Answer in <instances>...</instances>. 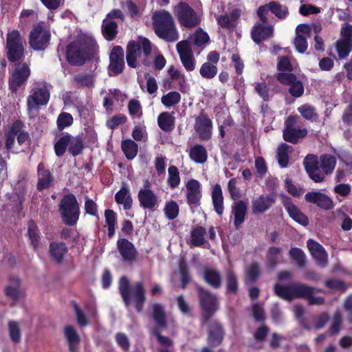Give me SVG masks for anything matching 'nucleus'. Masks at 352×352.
Here are the masks:
<instances>
[{"instance_id": "nucleus-1", "label": "nucleus", "mask_w": 352, "mask_h": 352, "mask_svg": "<svg viewBox=\"0 0 352 352\" xmlns=\"http://www.w3.org/2000/svg\"><path fill=\"white\" fill-rule=\"evenodd\" d=\"M153 25L155 33L159 38L167 42H174L179 39V32L173 18L168 12H155L153 14Z\"/></svg>"}, {"instance_id": "nucleus-2", "label": "nucleus", "mask_w": 352, "mask_h": 352, "mask_svg": "<svg viewBox=\"0 0 352 352\" xmlns=\"http://www.w3.org/2000/svg\"><path fill=\"white\" fill-rule=\"evenodd\" d=\"M151 52V43L146 38L139 37L137 41H130L126 56L128 65L135 68L138 62H142L145 66H151V60H148Z\"/></svg>"}, {"instance_id": "nucleus-3", "label": "nucleus", "mask_w": 352, "mask_h": 352, "mask_svg": "<svg viewBox=\"0 0 352 352\" xmlns=\"http://www.w3.org/2000/svg\"><path fill=\"white\" fill-rule=\"evenodd\" d=\"M119 290L126 307L133 302L138 311L142 310L145 300V291L142 283L137 282L129 286L128 278L122 276L120 280Z\"/></svg>"}, {"instance_id": "nucleus-4", "label": "nucleus", "mask_w": 352, "mask_h": 352, "mask_svg": "<svg viewBox=\"0 0 352 352\" xmlns=\"http://www.w3.org/2000/svg\"><path fill=\"white\" fill-rule=\"evenodd\" d=\"M174 13L182 28L191 29L201 21V13L195 11L187 3L180 2L175 7Z\"/></svg>"}, {"instance_id": "nucleus-5", "label": "nucleus", "mask_w": 352, "mask_h": 352, "mask_svg": "<svg viewBox=\"0 0 352 352\" xmlns=\"http://www.w3.org/2000/svg\"><path fill=\"white\" fill-rule=\"evenodd\" d=\"M59 210L64 223L68 226L75 225L80 215L79 205L74 195H67L61 199Z\"/></svg>"}, {"instance_id": "nucleus-6", "label": "nucleus", "mask_w": 352, "mask_h": 352, "mask_svg": "<svg viewBox=\"0 0 352 352\" xmlns=\"http://www.w3.org/2000/svg\"><path fill=\"white\" fill-rule=\"evenodd\" d=\"M315 289L302 283H294L289 285H276L274 291L277 296L290 300L294 298H305L314 293Z\"/></svg>"}, {"instance_id": "nucleus-7", "label": "nucleus", "mask_w": 352, "mask_h": 352, "mask_svg": "<svg viewBox=\"0 0 352 352\" xmlns=\"http://www.w3.org/2000/svg\"><path fill=\"white\" fill-rule=\"evenodd\" d=\"M50 31L44 27L43 22H40L31 30L29 44L34 50H44L50 43Z\"/></svg>"}, {"instance_id": "nucleus-8", "label": "nucleus", "mask_w": 352, "mask_h": 352, "mask_svg": "<svg viewBox=\"0 0 352 352\" xmlns=\"http://www.w3.org/2000/svg\"><path fill=\"white\" fill-rule=\"evenodd\" d=\"M6 47L10 61L14 62L21 58L23 54V43L18 30H13L8 33Z\"/></svg>"}, {"instance_id": "nucleus-9", "label": "nucleus", "mask_w": 352, "mask_h": 352, "mask_svg": "<svg viewBox=\"0 0 352 352\" xmlns=\"http://www.w3.org/2000/svg\"><path fill=\"white\" fill-rule=\"evenodd\" d=\"M51 85L44 82L35 87L27 99L29 111L36 109L40 105H45L50 96Z\"/></svg>"}, {"instance_id": "nucleus-10", "label": "nucleus", "mask_w": 352, "mask_h": 352, "mask_svg": "<svg viewBox=\"0 0 352 352\" xmlns=\"http://www.w3.org/2000/svg\"><path fill=\"white\" fill-rule=\"evenodd\" d=\"M67 59L72 65H82L87 58V44L85 41H75L70 43L66 51Z\"/></svg>"}, {"instance_id": "nucleus-11", "label": "nucleus", "mask_w": 352, "mask_h": 352, "mask_svg": "<svg viewBox=\"0 0 352 352\" xmlns=\"http://www.w3.org/2000/svg\"><path fill=\"white\" fill-rule=\"evenodd\" d=\"M182 65L187 72H192L195 69L196 60L192 50V44L188 40H183L176 45Z\"/></svg>"}, {"instance_id": "nucleus-12", "label": "nucleus", "mask_w": 352, "mask_h": 352, "mask_svg": "<svg viewBox=\"0 0 352 352\" xmlns=\"http://www.w3.org/2000/svg\"><path fill=\"white\" fill-rule=\"evenodd\" d=\"M30 75V69L26 63L16 65L9 80V87L12 92H16L23 85Z\"/></svg>"}, {"instance_id": "nucleus-13", "label": "nucleus", "mask_w": 352, "mask_h": 352, "mask_svg": "<svg viewBox=\"0 0 352 352\" xmlns=\"http://www.w3.org/2000/svg\"><path fill=\"white\" fill-rule=\"evenodd\" d=\"M295 122V117H289L285 122V128L283 131L284 140L293 144L296 143L299 139L303 138L307 135L306 129L294 126Z\"/></svg>"}, {"instance_id": "nucleus-14", "label": "nucleus", "mask_w": 352, "mask_h": 352, "mask_svg": "<svg viewBox=\"0 0 352 352\" xmlns=\"http://www.w3.org/2000/svg\"><path fill=\"white\" fill-rule=\"evenodd\" d=\"M303 164L310 178L315 182H321L324 179L326 174L322 171L316 156L308 155L304 160Z\"/></svg>"}, {"instance_id": "nucleus-15", "label": "nucleus", "mask_w": 352, "mask_h": 352, "mask_svg": "<svg viewBox=\"0 0 352 352\" xmlns=\"http://www.w3.org/2000/svg\"><path fill=\"white\" fill-rule=\"evenodd\" d=\"M199 300L204 311V316L206 320H208L218 309L217 298L214 295L200 288Z\"/></svg>"}, {"instance_id": "nucleus-16", "label": "nucleus", "mask_w": 352, "mask_h": 352, "mask_svg": "<svg viewBox=\"0 0 352 352\" xmlns=\"http://www.w3.org/2000/svg\"><path fill=\"white\" fill-rule=\"evenodd\" d=\"M109 73L111 75L120 74L124 67V51L120 46L113 47L109 55Z\"/></svg>"}, {"instance_id": "nucleus-17", "label": "nucleus", "mask_w": 352, "mask_h": 352, "mask_svg": "<svg viewBox=\"0 0 352 352\" xmlns=\"http://www.w3.org/2000/svg\"><path fill=\"white\" fill-rule=\"evenodd\" d=\"M212 123L208 116L201 113L195 119V129L201 140H208L212 135Z\"/></svg>"}, {"instance_id": "nucleus-18", "label": "nucleus", "mask_w": 352, "mask_h": 352, "mask_svg": "<svg viewBox=\"0 0 352 352\" xmlns=\"http://www.w3.org/2000/svg\"><path fill=\"white\" fill-rule=\"evenodd\" d=\"M281 202L289 217L295 221L302 226H307L309 223V219L307 216H305L300 209L293 204L290 197L287 196H282Z\"/></svg>"}, {"instance_id": "nucleus-19", "label": "nucleus", "mask_w": 352, "mask_h": 352, "mask_svg": "<svg viewBox=\"0 0 352 352\" xmlns=\"http://www.w3.org/2000/svg\"><path fill=\"white\" fill-rule=\"evenodd\" d=\"M305 200L311 204L316 205L318 207L324 210H330L333 208V201L332 199L319 191H310L306 193Z\"/></svg>"}, {"instance_id": "nucleus-20", "label": "nucleus", "mask_w": 352, "mask_h": 352, "mask_svg": "<svg viewBox=\"0 0 352 352\" xmlns=\"http://www.w3.org/2000/svg\"><path fill=\"white\" fill-rule=\"evenodd\" d=\"M296 36L294 41L296 50L304 53L307 49V38L309 36L310 28L308 25L300 24L296 29Z\"/></svg>"}, {"instance_id": "nucleus-21", "label": "nucleus", "mask_w": 352, "mask_h": 352, "mask_svg": "<svg viewBox=\"0 0 352 352\" xmlns=\"http://www.w3.org/2000/svg\"><path fill=\"white\" fill-rule=\"evenodd\" d=\"M276 201L274 194L262 195L252 201V210L254 214L263 213L269 210Z\"/></svg>"}, {"instance_id": "nucleus-22", "label": "nucleus", "mask_w": 352, "mask_h": 352, "mask_svg": "<svg viewBox=\"0 0 352 352\" xmlns=\"http://www.w3.org/2000/svg\"><path fill=\"white\" fill-rule=\"evenodd\" d=\"M186 198L189 205H199L201 198V184L196 179H192L187 182Z\"/></svg>"}, {"instance_id": "nucleus-23", "label": "nucleus", "mask_w": 352, "mask_h": 352, "mask_svg": "<svg viewBox=\"0 0 352 352\" xmlns=\"http://www.w3.org/2000/svg\"><path fill=\"white\" fill-rule=\"evenodd\" d=\"M307 248L316 260L322 267H324L327 263V254L324 248L314 240L309 239L307 243Z\"/></svg>"}, {"instance_id": "nucleus-24", "label": "nucleus", "mask_w": 352, "mask_h": 352, "mask_svg": "<svg viewBox=\"0 0 352 352\" xmlns=\"http://www.w3.org/2000/svg\"><path fill=\"white\" fill-rule=\"evenodd\" d=\"M118 248L124 261L132 263L135 260L136 252L132 243L125 239H120L118 241Z\"/></svg>"}, {"instance_id": "nucleus-25", "label": "nucleus", "mask_w": 352, "mask_h": 352, "mask_svg": "<svg viewBox=\"0 0 352 352\" xmlns=\"http://www.w3.org/2000/svg\"><path fill=\"white\" fill-rule=\"evenodd\" d=\"M138 197L140 206L144 208L153 210L157 206V197L151 190H140Z\"/></svg>"}, {"instance_id": "nucleus-26", "label": "nucleus", "mask_w": 352, "mask_h": 352, "mask_svg": "<svg viewBox=\"0 0 352 352\" xmlns=\"http://www.w3.org/2000/svg\"><path fill=\"white\" fill-rule=\"evenodd\" d=\"M115 201L118 205H122L125 210H129L133 204L129 187L123 184L120 190L115 195Z\"/></svg>"}, {"instance_id": "nucleus-27", "label": "nucleus", "mask_w": 352, "mask_h": 352, "mask_svg": "<svg viewBox=\"0 0 352 352\" xmlns=\"http://www.w3.org/2000/svg\"><path fill=\"white\" fill-rule=\"evenodd\" d=\"M273 34V28L272 26L263 25L260 23L256 24L251 32L253 41L259 43L260 42L271 37Z\"/></svg>"}, {"instance_id": "nucleus-28", "label": "nucleus", "mask_w": 352, "mask_h": 352, "mask_svg": "<svg viewBox=\"0 0 352 352\" xmlns=\"http://www.w3.org/2000/svg\"><path fill=\"white\" fill-rule=\"evenodd\" d=\"M38 181L37 188L42 190L49 188L52 183L53 177L48 170H45L43 163H40L37 167Z\"/></svg>"}, {"instance_id": "nucleus-29", "label": "nucleus", "mask_w": 352, "mask_h": 352, "mask_svg": "<svg viewBox=\"0 0 352 352\" xmlns=\"http://www.w3.org/2000/svg\"><path fill=\"white\" fill-rule=\"evenodd\" d=\"M167 72L170 81L177 82L179 90L183 91L186 86V77L184 73L173 65L169 67Z\"/></svg>"}, {"instance_id": "nucleus-30", "label": "nucleus", "mask_w": 352, "mask_h": 352, "mask_svg": "<svg viewBox=\"0 0 352 352\" xmlns=\"http://www.w3.org/2000/svg\"><path fill=\"white\" fill-rule=\"evenodd\" d=\"M104 37L109 41L114 39L118 33V24L109 18L104 19L102 26Z\"/></svg>"}, {"instance_id": "nucleus-31", "label": "nucleus", "mask_w": 352, "mask_h": 352, "mask_svg": "<svg viewBox=\"0 0 352 352\" xmlns=\"http://www.w3.org/2000/svg\"><path fill=\"white\" fill-rule=\"evenodd\" d=\"M212 199L214 210L221 215L223 212V197L221 187L218 184L212 189Z\"/></svg>"}, {"instance_id": "nucleus-32", "label": "nucleus", "mask_w": 352, "mask_h": 352, "mask_svg": "<svg viewBox=\"0 0 352 352\" xmlns=\"http://www.w3.org/2000/svg\"><path fill=\"white\" fill-rule=\"evenodd\" d=\"M206 230L202 226L194 228L190 234V243L193 246L199 247L205 244Z\"/></svg>"}, {"instance_id": "nucleus-33", "label": "nucleus", "mask_w": 352, "mask_h": 352, "mask_svg": "<svg viewBox=\"0 0 352 352\" xmlns=\"http://www.w3.org/2000/svg\"><path fill=\"white\" fill-rule=\"evenodd\" d=\"M157 124L164 131H170L175 126V117L169 112H162L157 118Z\"/></svg>"}, {"instance_id": "nucleus-34", "label": "nucleus", "mask_w": 352, "mask_h": 352, "mask_svg": "<svg viewBox=\"0 0 352 352\" xmlns=\"http://www.w3.org/2000/svg\"><path fill=\"white\" fill-rule=\"evenodd\" d=\"M20 281L18 278L10 279V284L6 289V294L13 300H18L23 296V292L19 287Z\"/></svg>"}, {"instance_id": "nucleus-35", "label": "nucleus", "mask_w": 352, "mask_h": 352, "mask_svg": "<svg viewBox=\"0 0 352 352\" xmlns=\"http://www.w3.org/2000/svg\"><path fill=\"white\" fill-rule=\"evenodd\" d=\"M277 67L280 72H292L298 68V63L292 56H283L278 58Z\"/></svg>"}, {"instance_id": "nucleus-36", "label": "nucleus", "mask_w": 352, "mask_h": 352, "mask_svg": "<svg viewBox=\"0 0 352 352\" xmlns=\"http://www.w3.org/2000/svg\"><path fill=\"white\" fill-rule=\"evenodd\" d=\"M50 252L54 260L61 262L67 252L66 245L63 242H52L50 245Z\"/></svg>"}, {"instance_id": "nucleus-37", "label": "nucleus", "mask_w": 352, "mask_h": 352, "mask_svg": "<svg viewBox=\"0 0 352 352\" xmlns=\"http://www.w3.org/2000/svg\"><path fill=\"white\" fill-rule=\"evenodd\" d=\"M247 206L243 201H238L234 204L232 208V212L234 216V223L237 228L243 221L246 214Z\"/></svg>"}, {"instance_id": "nucleus-38", "label": "nucleus", "mask_w": 352, "mask_h": 352, "mask_svg": "<svg viewBox=\"0 0 352 352\" xmlns=\"http://www.w3.org/2000/svg\"><path fill=\"white\" fill-rule=\"evenodd\" d=\"M64 333L67 340L71 352H76L80 338L74 327L67 326L64 329Z\"/></svg>"}, {"instance_id": "nucleus-39", "label": "nucleus", "mask_w": 352, "mask_h": 352, "mask_svg": "<svg viewBox=\"0 0 352 352\" xmlns=\"http://www.w3.org/2000/svg\"><path fill=\"white\" fill-rule=\"evenodd\" d=\"M189 156L195 162L203 164L207 160L208 153L203 146L197 144L190 150Z\"/></svg>"}, {"instance_id": "nucleus-40", "label": "nucleus", "mask_w": 352, "mask_h": 352, "mask_svg": "<svg viewBox=\"0 0 352 352\" xmlns=\"http://www.w3.org/2000/svg\"><path fill=\"white\" fill-rule=\"evenodd\" d=\"M292 150V146L285 143H283L278 147L276 156L278 164L281 167L285 168L288 165L289 153H291Z\"/></svg>"}, {"instance_id": "nucleus-41", "label": "nucleus", "mask_w": 352, "mask_h": 352, "mask_svg": "<svg viewBox=\"0 0 352 352\" xmlns=\"http://www.w3.org/2000/svg\"><path fill=\"white\" fill-rule=\"evenodd\" d=\"M146 83L144 84L142 80H138L140 88L143 91H146L151 95L155 96L158 89V85L156 79L149 74H145Z\"/></svg>"}, {"instance_id": "nucleus-42", "label": "nucleus", "mask_w": 352, "mask_h": 352, "mask_svg": "<svg viewBox=\"0 0 352 352\" xmlns=\"http://www.w3.org/2000/svg\"><path fill=\"white\" fill-rule=\"evenodd\" d=\"M121 148L126 157L129 160L134 159L138 153V146L132 140H123Z\"/></svg>"}, {"instance_id": "nucleus-43", "label": "nucleus", "mask_w": 352, "mask_h": 352, "mask_svg": "<svg viewBox=\"0 0 352 352\" xmlns=\"http://www.w3.org/2000/svg\"><path fill=\"white\" fill-rule=\"evenodd\" d=\"M190 40L195 45L203 48L209 42L210 38L206 32L199 28L190 35Z\"/></svg>"}, {"instance_id": "nucleus-44", "label": "nucleus", "mask_w": 352, "mask_h": 352, "mask_svg": "<svg viewBox=\"0 0 352 352\" xmlns=\"http://www.w3.org/2000/svg\"><path fill=\"white\" fill-rule=\"evenodd\" d=\"M223 338L221 327L214 323L209 330L208 342L212 346H216L221 343Z\"/></svg>"}, {"instance_id": "nucleus-45", "label": "nucleus", "mask_w": 352, "mask_h": 352, "mask_svg": "<svg viewBox=\"0 0 352 352\" xmlns=\"http://www.w3.org/2000/svg\"><path fill=\"white\" fill-rule=\"evenodd\" d=\"M336 164V157L331 155H324L320 158V166L324 174L331 173Z\"/></svg>"}, {"instance_id": "nucleus-46", "label": "nucleus", "mask_w": 352, "mask_h": 352, "mask_svg": "<svg viewBox=\"0 0 352 352\" xmlns=\"http://www.w3.org/2000/svg\"><path fill=\"white\" fill-rule=\"evenodd\" d=\"M205 280L214 288H219L221 285V278L220 274L214 269H207L204 273Z\"/></svg>"}, {"instance_id": "nucleus-47", "label": "nucleus", "mask_w": 352, "mask_h": 352, "mask_svg": "<svg viewBox=\"0 0 352 352\" xmlns=\"http://www.w3.org/2000/svg\"><path fill=\"white\" fill-rule=\"evenodd\" d=\"M181 100V94L176 91H172L164 95L161 102L166 108H170L177 104Z\"/></svg>"}, {"instance_id": "nucleus-48", "label": "nucleus", "mask_w": 352, "mask_h": 352, "mask_svg": "<svg viewBox=\"0 0 352 352\" xmlns=\"http://www.w3.org/2000/svg\"><path fill=\"white\" fill-rule=\"evenodd\" d=\"M153 317L159 327L166 326L165 313L163 307L160 304H154L152 307Z\"/></svg>"}, {"instance_id": "nucleus-49", "label": "nucleus", "mask_w": 352, "mask_h": 352, "mask_svg": "<svg viewBox=\"0 0 352 352\" xmlns=\"http://www.w3.org/2000/svg\"><path fill=\"white\" fill-rule=\"evenodd\" d=\"M179 208L175 201H166L164 208V212L166 217L169 220L176 219L179 214Z\"/></svg>"}, {"instance_id": "nucleus-50", "label": "nucleus", "mask_w": 352, "mask_h": 352, "mask_svg": "<svg viewBox=\"0 0 352 352\" xmlns=\"http://www.w3.org/2000/svg\"><path fill=\"white\" fill-rule=\"evenodd\" d=\"M217 67L211 63H204L199 69L201 76L206 79H212L217 74Z\"/></svg>"}, {"instance_id": "nucleus-51", "label": "nucleus", "mask_w": 352, "mask_h": 352, "mask_svg": "<svg viewBox=\"0 0 352 352\" xmlns=\"http://www.w3.org/2000/svg\"><path fill=\"white\" fill-rule=\"evenodd\" d=\"M168 186L173 189L178 187L181 181L178 168L175 166H170L168 169Z\"/></svg>"}, {"instance_id": "nucleus-52", "label": "nucleus", "mask_w": 352, "mask_h": 352, "mask_svg": "<svg viewBox=\"0 0 352 352\" xmlns=\"http://www.w3.org/2000/svg\"><path fill=\"white\" fill-rule=\"evenodd\" d=\"M119 91L116 89L109 90V93L104 98L103 105L107 111H112L113 106L118 101Z\"/></svg>"}, {"instance_id": "nucleus-53", "label": "nucleus", "mask_w": 352, "mask_h": 352, "mask_svg": "<svg viewBox=\"0 0 352 352\" xmlns=\"http://www.w3.org/2000/svg\"><path fill=\"white\" fill-rule=\"evenodd\" d=\"M105 223L108 227V235L112 236L115 234V227L116 224V214L110 209L104 212Z\"/></svg>"}, {"instance_id": "nucleus-54", "label": "nucleus", "mask_w": 352, "mask_h": 352, "mask_svg": "<svg viewBox=\"0 0 352 352\" xmlns=\"http://www.w3.org/2000/svg\"><path fill=\"white\" fill-rule=\"evenodd\" d=\"M282 250L278 248L272 247L268 251L267 264L270 268H274L281 261L280 253Z\"/></svg>"}, {"instance_id": "nucleus-55", "label": "nucleus", "mask_w": 352, "mask_h": 352, "mask_svg": "<svg viewBox=\"0 0 352 352\" xmlns=\"http://www.w3.org/2000/svg\"><path fill=\"white\" fill-rule=\"evenodd\" d=\"M70 142L69 145V151L74 155L76 156L79 155L83 148V142L80 137H72L70 135Z\"/></svg>"}, {"instance_id": "nucleus-56", "label": "nucleus", "mask_w": 352, "mask_h": 352, "mask_svg": "<svg viewBox=\"0 0 352 352\" xmlns=\"http://www.w3.org/2000/svg\"><path fill=\"white\" fill-rule=\"evenodd\" d=\"M352 49L351 42L339 39L336 42V50L340 58H346Z\"/></svg>"}, {"instance_id": "nucleus-57", "label": "nucleus", "mask_w": 352, "mask_h": 352, "mask_svg": "<svg viewBox=\"0 0 352 352\" xmlns=\"http://www.w3.org/2000/svg\"><path fill=\"white\" fill-rule=\"evenodd\" d=\"M298 111L305 119L308 120H311L317 118L315 107L309 104H304L298 107Z\"/></svg>"}, {"instance_id": "nucleus-58", "label": "nucleus", "mask_w": 352, "mask_h": 352, "mask_svg": "<svg viewBox=\"0 0 352 352\" xmlns=\"http://www.w3.org/2000/svg\"><path fill=\"white\" fill-rule=\"evenodd\" d=\"M74 119L72 116L66 112L60 113L57 118V127L59 130H63L70 126L73 123Z\"/></svg>"}, {"instance_id": "nucleus-59", "label": "nucleus", "mask_w": 352, "mask_h": 352, "mask_svg": "<svg viewBox=\"0 0 352 352\" xmlns=\"http://www.w3.org/2000/svg\"><path fill=\"white\" fill-rule=\"evenodd\" d=\"M70 135H65L60 138L54 145L55 153L58 156H61L64 154L66 148L69 145Z\"/></svg>"}, {"instance_id": "nucleus-60", "label": "nucleus", "mask_w": 352, "mask_h": 352, "mask_svg": "<svg viewBox=\"0 0 352 352\" xmlns=\"http://www.w3.org/2000/svg\"><path fill=\"white\" fill-rule=\"evenodd\" d=\"M8 331L10 339L15 343L21 341V329L17 322L10 321L8 323Z\"/></svg>"}, {"instance_id": "nucleus-61", "label": "nucleus", "mask_w": 352, "mask_h": 352, "mask_svg": "<svg viewBox=\"0 0 352 352\" xmlns=\"http://www.w3.org/2000/svg\"><path fill=\"white\" fill-rule=\"evenodd\" d=\"M28 234L29 237L32 241V244L34 248L36 250L38 245L39 236L38 234V229L36 223L33 221H30L28 222Z\"/></svg>"}, {"instance_id": "nucleus-62", "label": "nucleus", "mask_w": 352, "mask_h": 352, "mask_svg": "<svg viewBox=\"0 0 352 352\" xmlns=\"http://www.w3.org/2000/svg\"><path fill=\"white\" fill-rule=\"evenodd\" d=\"M254 90L263 100H270V88L265 82H255Z\"/></svg>"}, {"instance_id": "nucleus-63", "label": "nucleus", "mask_w": 352, "mask_h": 352, "mask_svg": "<svg viewBox=\"0 0 352 352\" xmlns=\"http://www.w3.org/2000/svg\"><path fill=\"white\" fill-rule=\"evenodd\" d=\"M289 256L295 264L299 267L305 265V255L303 252L299 248H292L289 251Z\"/></svg>"}, {"instance_id": "nucleus-64", "label": "nucleus", "mask_w": 352, "mask_h": 352, "mask_svg": "<svg viewBox=\"0 0 352 352\" xmlns=\"http://www.w3.org/2000/svg\"><path fill=\"white\" fill-rule=\"evenodd\" d=\"M270 11L274 14L279 19L285 18L287 14V8L285 6H281L274 1L270 3Z\"/></svg>"}]
</instances>
